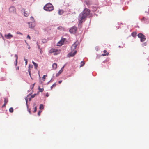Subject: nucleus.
Masks as SVG:
<instances>
[{
  "mask_svg": "<svg viewBox=\"0 0 149 149\" xmlns=\"http://www.w3.org/2000/svg\"><path fill=\"white\" fill-rule=\"evenodd\" d=\"M90 11L89 9L86 8L79 14L78 18L79 21V27L80 28L82 27V22L85 21L86 17L89 15Z\"/></svg>",
  "mask_w": 149,
  "mask_h": 149,
  "instance_id": "obj_1",
  "label": "nucleus"
},
{
  "mask_svg": "<svg viewBox=\"0 0 149 149\" xmlns=\"http://www.w3.org/2000/svg\"><path fill=\"white\" fill-rule=\"evenodd\" d=\"M78 44V42H75L73 44L71 47V52L68 55L69 57L73 56L77 52L76 50L75 49Z\"/></svg>",
  "mask_w": 149,
  "mask_h": 149,
  "instance_id": "obj_2",
  "label": "nucleus"
},
{
  "mask_svg": "<svg viewBox=\"0 0 149 149\" xmlns=\"http://www.w3.org/2000/svg\"><path fill=\"white\" fill-rule=\"evenodd\" d=\"M44 9L46 11H50L53 10L54 7L52 4L49 3L45 5Z\"/></svg>",
  "mask_w": 149,
  "mask_h": 149,
  "instance_id": "obj_3",
  "label": "nucleus"
},
{
  "mask_svg": "<svg viewBox=\"0 0 149 149\" xmlns=\"http://www.w3.org/2000/svg\"><path fill=\"white\" fill-rule=\"evenodd\" d=\"M50 53H53L54 55H56L60 53V51L54 48L51 49L49 51Z\"/></svg>",
  "mask_w": 149,
  "mask_h": 149,
  "instance_id": "obj_4",
  "label": "nucleus"
},
{
  "mask_svg": "<svg viewBox=\"0 0 149 149\" xmlns=\"http://www.w3.org/2000/svg\"><path fill=\"white\" fill-rule=\"evenodd\" d=\"M138 36V37L140 38L141 42H144L146 38L145 36L141 33H139Z\"/></svg>",
  "mask_w": 149,
  "mask_h": 149,
  "instance_id": "obj_5",
  "label": "nucleus"
},
{
  "mask_svg": "<svg viewBox=\"0 0 149 149\" xmlns=\"http://www.w3.org/2000/svg\"><path fill=\"white\" fill-rule=\"evenodd\" d=\"M66 40V39L65 38H62L61 40L59 41L57 44V46H61L63 45L65 41Z\"/></svg>",
  "mask_w": 149,
  "mask_h": 149,
  "instance_id": "obj_6",
  "label": "nucleus"
},
{
  "mask_svg": "<svg viewBox=\"0 0 149 149\" xmlns=\"http://www.w3.org/2000/svg\"><path fill=\"white\" fill-rule=\"evenodd\" d=\"M9 11L10 13L14 14L16 13V9L14 7L11 6L9 8Z\"/></svg>",
  "mask_w": 149,
  "mask_h": 149,
  "instance_id": "obj_7",
  "label": "nucleus"
},
{
  "mask_svg": "<svg viewBox=\"0 0 149 149\" xmlns=\"http://www.w3.org/2000/svg\"><path fill=\"white\" fill-rule=\"evenodd\" d=\"M77 30V28L75 26H74L70 29L69 30V31L72 33L74 34L76 33Z\"/></svg>",
  "mask_w": 149,
  "mask_h": 149,
  "instance_id": "obj_8",
  "label": "nucleus"
},
{
  "mask_svg": "<svg viewBox=\"0 0 149 149\" xmlns=\"http://www.w3.org/2000/svg\"><path fill=\"white\" fill-rule=\"evenodd\" d=\"M13 36V35L11 34L10 33H9L8 34H5L4 35L5 37L7 39H10Z\"/></svg>",
  "mask_w": 149,
  "mask_h": 149,
  "instance_id": "obj_9",
  "label": "nucleus"
},
{
  "mask_svg": "<svg viewBox=\"0 0 149 149\" xmlns=\"http://www.w3.org/2000/svg\"><path fill=\"white\" fill-rule=\"evenodd\" d=\"M64 66H63L61 68V69L58 71V73H57L56 74V76L57 77L60 74L63 72L64 68Z\"/></svg>",
  "mask_w": 149,
  "mask_h": 149,
  "instance_id": "obj_10",
  "label": "nucleus"
},
{
  "mask_svg": "<svg viewBox=\"0 0 149 149\" xmlns=\"http://www.w3.org/2000/svg\"><path fill=\"white\" fill-rule=\"evenodd\" d=\"M30 13V10H28L26 11H24V16L25 17L28 16Z\"/></svg>",
  "mask_w": 149,
  "mask_h": 149,
  "instance_id": "obj_11",
  "label": "nucleus"
},
{
  "mask_svg": "<svg viewBox=\"0 0 149 149\" xmlns=\"http://www.w3.org/2000/svg\"><path fill=\"white\" fill-rule=\"evenodd\" d=\"M57 65L56 63H54L52 65V68L53 69L56 70L57 68Z\"/></svg>",
  "mask_w": 149,
  "mask_h": 149,
  "instance_id": "obj_12",
  "label": "nucleus"
},
{
  "mask_svg": "<svg viewBox=\"0 0 149 149\" xmlns=\"http://www.w3.org/2000/svg\"><path fill=\"white\" fill-rule=\"evenodd\" d=\"M30 68H33L32 65H31H31H29V69H28V71L29 72L30 76L31 77Z\"/></svg>",
  "mask_w": 149,
  "mask_h": 149,
  "instance_id": "obj_13",
  "label": "nucleus"
},
{
  "mask_svg": "<svg viewBox=\"0 0 149 149\" xmlns=\"http://www.w3.org/2000/svg\"><path fill=\"white\" fill-rule=\"evenodd\" d=\"M103 52H104V53L103 54H102V55L103 56H108L109 54V53L108 52L107 53H106V54H105V53H106V52H107V51L106 50H104L103 51Z\"/></svg>",
  "mask_w": 149,
  "mask_h": 149,
  "instance_id": "obj_14",
  "label": "nucleus"
},
{
  "mask_svg": "<svg viewBox=\"0 0 149 149\" xmlns=\"http://www.w3.org/2000/svg\"><path fill=\"white\" fill-rule=\"evenodd\" d=\"M32 63L33 64L35 68L36 69L37 68V67L38 66V65L35 62H34L33 61L32 62Z\"/></svg>",
  "mask_w": 149,
  "mask_h": 149,
  "instance_id": "obj_15",
  "label": "nucleus"
},
{
  "mask_svg": "<svg viewBox=\"0 0 149 149\" xmlns=\"http://www.w3.org/2000/svg\"><path fill=\"white\" fill-rule=\"evenodd\" d=\"M63 10H59L58 11V14L60 15H62L63 13Z\"/></svg>",
  "mask_w": 149,
  "mask_h": 149,
  "instance_id": "obj_16",
  "label": "nucleus"
},
{
  "mask_svg": "<svg viewBox=\"0 0 149 149\" xmlns=\"http://www.w3.org/2000/svg\"><path fill=\"white\" fill-rule=\"evenodd\" d=\"M8 99L6 98H5L4 99V103L6 104L8 103Z\"/></svg>",
  "mask_w": 149,
  "mask_h": 149,
  "instance_id": "obj_17",
  "label": "nucleus"
},
{
  "mask_svg": "<svg viewBox=\"0 0 149 149\" xmlns=\"http://www.w3.org/2000/svg\"><path fill=\"white\" fill-rule=\"evenodd\" d=\"M39 109L40 110H42V109H44V107H43V105L42 104H41L40 105Z\"/></svg>",
  "mask_w": 149,
  "mask_h": 149,
  "instance_id": "obj_18",
  "label": "nucleus"
},
{
  "mask_svg": "<svg viewBox=\"0 0 149 149\" xmlns=\"http://www.w3.org/2000/svg\"><path fill=\"white\" fill-rule=\"evenodd\" d=\"M136 32H133L132 33V35L133 37H135L136 36Z\"/></svg>",
  "mask_w": 149,
  "mask_h": 149,
  "instance_id": "obj_19",
  "label": "nucleus"
},
{
  "mask_svg": "<svg viewBox=\"0 0 149 149\" xmlns=\"http://www.w3.org/2000/svg\"><path fill=\"white\" fill-rule=\"evenodd\" d=\"M34 110L33 111L34 112H35L37 111V107L35 104L34 105Z\"/></svg>",
  "mask_w": 149,
  "mask_h": 149,
  "instance_id": "obj_20",
  "label": "nucleus"
},
{
  "mask_svg": "<svg viewBox=\"0 0 149 149\" xmlns=\"http://www.w3.org/2000/svg\"><path fill=\"white\" fill-rule=\"evenodd\" d=\"M9 111L11 113H12L13 111V108L11 107L9 109Z\"/></svg>",
  "mask_w": 149,
  "mask_h": 149,
  "instance_id": "obj_21",
  "label": "nucleus"
},
{
  "mask_svg": "<svg viewBox=\"0 0 149 149\" xmlns=\"http://www.w3.org/2000/svg\"><path fill=\"white\" fill-rule=\"evenodd\" d=\"M85 64V63L84 61H81V65L80 67L83 66Z\"/></svg>",
  "mask_w": 149,
  "mask_h": 149,
  "instance_id": "obj_22",
  "label": "nucleus"
},
{
  "mask_svg": "<svg viewBox=\"0 0 149 149\" xmlns=\"http://www.w3.org/2000/svg\"><path fill=\"white\" fill-rule=\"evenodd\" d=\"M15 57L16 58V65L17 64V60L18 59V55L17 54H15Z\"/></svg>",
  "mask_w": 149,
  "mask_h": 149,
  "instance_id": "obj_23",
  "label": "nucleus"
},
{
  "mask_svg": "<svg viewBox=\"0 0 149 149\" xmlns=\"http://www.w3.org/2000/svg\"><path fill=\"white\" fill-rule=\"evenodd\" d=\"M46 76H47V75H43V76L42 77V79H43V80L44 81H45V77H46Z\"/></svg>",
  "mask_w": 149,
  "mask_h": 149,
  "instance_id": "obj_24",
  "label": "nucleus"
},
{
  "mask_svg": "<svg viewBox=\"0 0 149 149\" xmlns=\"http://www.w3.org/2000/svg\"><path fill=\"white\" fill-rule=\"evenodd\" d=\"M44 90V89L43 88H39V91L40 92H42Z\"/></svg>",
  "mask_w": 149,
  "mask_h": 149,
  "instance_id": "obj_25",
  "label": "nucleus"
},
{
  "mask_svg": "<svg viewBox=\"0 0 149 149\" xmlns=\"http://www.w3.org/2000/svg\"><path fill=\"white\" fill-rule=\"evenodd\" d=\"M42 111H39L38 113V114L39 116H40V115L41 113V112Z\"/></svg>",
  "mask_w": 149,
  "mask_h": 149,
  "instance_id": "obj_26",
  "label": "nucleus"
},
{
  "mask_svg": "<svg viewBox=\"0 0 149 149\" xmlns=\"http://www.w3.org/2000/svg\"><path fill=\"white\" fill-rule=\"evenodd\" d=\"M24 60L25 61V64H26V65L27 64V60L26 59H24Z\"/></svg>",
  "mask_w": 149,
  "mask_h": 149,
  "instance_id": "obj_27",
  "label": "nucleus"
},
{
  "mask_svg": "<svg viewBox=\"0 0 149 149\" xmlns=\"http://www.w3.org/2000/svg\"><path fill=\"white\" fill-rule=\"evenodd\" d=\"M58 29H63V28L62 27H61V26L59 27H58Z\"/></svg>",
  "mask_w": 149,
  "mask_h": 149,
  "instance_id": "obj_28",
  "label": "nucleus"
},
{
  "mask_svg": "<svg viewBox=\"0 0 149 149\" xmlns=\"http://www.w3.org/2000/svg\"><path fill=\"white\" fill-rule=\"evenodd\" d=\"M56 86V83H54L52 86V87H55Z\"/></svg>",
  "mask_w": 149,
  "mask_h": 149,
  "instance_id": "obj_29",
  "label": "nucleus"
},
{
  "mask_svg": "<svg viewBox=\"0 0 149 149\" xmlns=\"http://www.w3.org/2000/svg\"><path fill=\"white\" fill-rule=\"evenodd\" d=\"M36 95V94H34V95H32L31 96V97L32 98L34 97Z\"/></svg>",
  "mask_w": 149,
  "mask_h": 149,
  "instance_id": "obj_30",
  "label": "nucleus"
},
{
  "mask_svg": "<svg viewBox=\"0 0 149 149\" xmlns=\"http://www.w3.org/2000/svg\"><path fill=\"white\" fill-rule=\"evenodd\" d=\"M40 53L41 54H42V49L40 48Z\"/></svg>",
  "mask_w": 149,
  "mask_h": 149,
  "instance_id": "obj_31",
  "label": "nucleus"
},
{
  "mask_svg": "<svg viewBox=\"0 0 149 149\" xmlns=\"http://www.w3.org/2000/svg\"><path fill=\"white\" fill-rule=\"evenodd\" d=\"M30 19L32 21H33L34 20V18L33 17H31L30 18Z\"/></svg>",
  "mask_w": 149,
  "mask_h": 149,
  "instance_id": "obj_32",
  "label": "nucleus"
},
{
  "mask_svg": "<svg viewBox=\"0 0 149 149\" xmlns=\"http://www.w3.org/2000/svg\"><path fill=\"white\" fill-rule=\"evenodd\" d=\"M27 38H28L29 39H31L29 35H28V36H27Z\"/></svg>",
  "mask_w": 149,
  "mask_h": 149,
  "instance_id": "obj_33",
  "label": "nucleus"
},
{
  "mask_svg": "<svg viewBox=\"0 0 149 149\" xmlns=\"http://www.w3.org/2000/svg\"><path fill=\"white\" fill-rule=\"evenodd\" d=\"M17 34H21V35H22V34L20 32H17Z\"/></svg>",
  "mask_w": 149,
  "mask_h": 149,
  "instance_id": "obj_34",
  "label": "nucleus"
},
{
  "mask_svg": "<svg viewBox=\"0 0 149 149\" xmlns=\"http://www.w3.org/2000/svg\"><path fill=\"white\" fill-rule=\"evenodd\" d=\"M62 82V80H60L58 81L59 84H60Z\"/></svg>",
  "mask_w": 149,
  "mask_h": 149,
  "instance_id": "obj_35",
  "label": "nucleus"
},
{
  "mask_svg": "<svg viewBox=\"0 0 149 149\" xmlns=\"http://www.w3.org/2000/svg\"><path fill=\"white\" fill-rule=\"evenodd\" d=\"M6 104H4L2 106V107H5L6 105Z\"/></svg>",
  "mask_w": 149,
  "mask_h": 149,
  "instance_id": "obj_36",
  "label": "nucleus"
},
{
  "mask_svg": "<svg viewBox=\"0 0 149 149\" xmlns=\"http://www.w3.org/2000/svg\"><path fill=\"white\" fill-rule=\"evenodd\" d=\"M28 48L29 49H30V46H29Z\"/></svg>",
  "mask_w": 149,
  "mask_h": 149,
  "instance_id": "obj_37",
  "label": "nucleus"
},
{
  "mask_svg": "<svg viewBox=\"0 0 149 149\" xmlns=\"http://www.w3.org/2000/svg\"><path fill=\"white\" fill-rule=\"evenodd\" d=\"M53 87H52V86H51V89H52V88Z\"/></svg>",
  "mask_w": 149,
  "mask_h": 149,
  "instance_id": "obj_38",
  "label": "nucleus"
},
{
  "mask_svg": "<svg viewBox=\"0 0 149 149\" xmlns=\"http://www.w3.org/2000/svg\"><path fill=\"white\" fill-rule=\"evenodd\" d=\"M46 96H47V97H48V93H47V94H46Z\"/></svg>",
  "mask_w": 149,
  "mask_h": 149,
  "instance_id": "obj_39",
  "label": "nucleus"
},
{
  "mask_svg": "<svg viewBox=\"0 0 149 149\" xmlns=\"http://www.w3.org/2000/svg\"><path fill=\"white\" fill-rule=\"evenodd\" d=\"M29 112L30 113H31V112L30 110H29Z\"/></svg>",
  "mask_w": 149,
  "mask_h": 149,
  "instance_id": "obj_40",
  "label": "nucleus"
},
{
  "mask_svg": "<svg viewBox=\"0 0 149 149\" xmlns=\"http://www.w3.org/2000/svg\"><path fill=\"white\" fill-rule=\"evenodd\" d=\"M2 38H3V36H2Z\"/></svg>",
  "mask_w": 149,
  "mask_h": 149,
  "instance_id": "obj_41",
  "label": "nucleus"
},
{
  "mask_svg": "<svg viewBox=\"0 0 149 149\" xmlns=\"http://www.w3.org/2000/svg\"><path fill=\"white\" fill-rule=\"evenodd\" d=\"M27 100H26V103H27Z\"/></svg>",
  "mask_w": 149,
  "mask_h": 149,
  "instance_id": "obj_42",
  "label": "nucleus"
},
{
  "mask_svg": "<svg viewBox=\"0 0 149 149\" xmlns=\"http://www.w3.org/2000/svg\"><path fill=\"white\" fill-rule=\"evenodd\" d=\"M17 69H19V67H18V68H17Z\"/></svg>",
  "mask_w": 149,
  "mask_h": 149,
  "instance_id": "obj_43",
  "label": "nucleus"
},
{
  "mask_svg": "<svg viewBox=\"0 0 149 149\" xmlns=\"http://www.w3.org/2000/svg\"><path fill=\"white\" fill-rule=\"evenodd\" d=\"M17 69H19V67H18V68H17Z\"/></svg>",
  "mask_w": 149,
  "mask_h": 149,
  "instance_id": "obj_44",
  "label": "nucleus"
}]
</instances>
